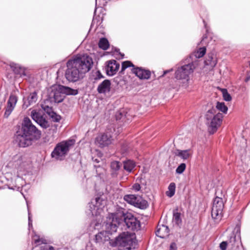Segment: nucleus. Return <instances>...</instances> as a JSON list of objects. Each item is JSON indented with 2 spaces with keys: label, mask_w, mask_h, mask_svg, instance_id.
I'll use <instances>...</instances> for the list:
<instances>
[{
  "label": "nucleus",
  "mask_w": 250,
  "mask_h": 250,
  "mask_svg": "<svg viewBox=\"0 0 250 250\" xmlns=\"http://www.w3.org/2000/svg\"><path fill=\"white\" fill-rule=\"evenodd\" d=\"M206 123L210 134L214 133L220 126L223 118L221 113L215 114L214 109L208 111L205 115Z\"/></svg>",
  "instance_id": "7"
},
{
  "label": "nucleus",
  "mask_w": 250,
  "mask_h": 250,
  "mask_svg": "<svg viewBox=\"0 0 250 250\" xmlns=\"http://www.w3.org/2000/svg\"><path fill=\"white\" fill-rule=\"evenodd\" d=\"M98 45L100 48L105 50L108 49L109 44L108 40L103 38L100 40Z\"/></svg>",
  "instance_id": "26"
},
{
  "label": "nucleus",
  "mask_w": 250,
  "mask_h": 250,
  "mask_svg": "<svg viewBox=\"0 0 250 250\" xmlns=\"http://www.w3.org/2000/svg\"><path fill=\"white\" fill-rule=\"evenodd\" d=\"M206 37H204L202 39V42H204Z\"/></svg>",
  "instance_id": "49"
},
{
  "label": "nucleus",
  "mask_w": 250,
  "mask_h": 250,
  "mask_svg": "<svg viewBox=\"0 0 250 250\" xmlns=\"http://www.w3.org/2000/svg\"><path fill=\"white\" fill-rule=\"evenodd\" d=\"M123 220L130 230H138L141 228L140 222L136 217L131 213L122 211L108 215L105 224V231L110 234L116 232L118 226Z\"/></svg>",
  "instance_id": "2"
},
{
  "label": "nucleus",
  "mask_w": 250,
  "mask_h": 250,
  "mask_svg": "<svg viewBox=\"0 0 250 250\" xmlns=\"http://www.w3.org/2000/svg\"><path fill=\"white\" fill-rule=\"evenodd\" d=\"M106 205V201L100 197L91 200L89 204V208L92 215L97 216L101 214Z\"/></svg>",
  "instance_id": "9"
},
{
  "label": "nucleus",
  "mask_w": 250,
  "mask_h": 250,
  "mask_svg": "<svg viewBox=\"0 0 250 250\" xmlns=\"http://www.w3.org/2000/svg\"><path fill=\"white\" fill-rule=\"evenodd\" d=\"M31 116L42 128H46L49 126V123L36 110H33L31 111Z\"/></svg>",
  "instance_id": "13"
},
{
  "label": "nucleus",
  "mask_w": 250,
  "mask_h": 250,
  "mask_svg": "<svg viewBox=\"0 0 250 250\" xmlns=\"http://www.w3.org/2000/svg\"><path fill=\"white\" fill-rule=\"evenodd\" d=\"M93 62L87 54L79 55L69 60L67 63L65 76L69 82H76L91 68Z\"/></svg>",
  "instance_id": "1"
},
{
  "label": "nucleus",
  "mask_w": 250,
  "mask_h": 250,
  "mask_svg": "<svg viewBox=\"0 0 250 250\" xmlns=\"http://www.w3.org/2000/svg\"><path fill=\"white\" fill-rule=\"evenodd\" d=\"M216 108L218 110L224 113H227L228 109V107L225 105V103L222 102H217Z\"/></svg>",
  "instance_id": "28"
},
{
  "label": "nucleus",
  "mask_w": 250,
  "mask_h": 250,
  "mask_svg": "<svg viewBox=\"0 0 250 250\" xmlns=\"http://www.w3.org/2000/svg\"><path fill=\"white\" fill-rule=\"evenodd\" d=\"M136 166L135 163L130 160L124 162V168L128 172H130Z\"/></svg>",
  "instance_id": "25"
},
{
  "label": "nucleus",
  "mask_w": 250,
  "mask_h": 250,
  "mask_svg": "<svg viewBox=\"0 0 250 250\" xmlns=\"http://www.w3.org/2000/svg\"><path fill=\"white\" fill-rule=\"evenodd\" d=\"M227 247H228V244L226 241L222 242L220 244V248L221 250H226Z\"/></svg>",
  "instance_id": "37"
},
{
  "label": "nucleus",
  "mask_w": 250,
  "mask_h": 250,
  "mask_svg": "<svg viewBox=\"0 0 250 250\" xmlns=\"http://www.w3.org/2000/svg\"><path fill=\"white\" fill-rule=\"evenodd\" d=\"M211 59L212 61H211V62H208V60L206 61V63L207 65H210L212 66H214L216 64V61L215 60H213L212 58H211Z\"/></svg>",
  "instance_id": "39"
},
{
  "label": "nucleus",
  "mask_w": 250,
  "mask_h": 250,
  "mask_svg": "<svg viewBox=\"0 0 250 250\" xmlns=\"http://www.w3.org/2000/svg\"><path fill=\"white\" fill-rule=\"evenodd\" d=\"M206 49L205 47L200 48L196 52H195L194 56L197 58L202 57L206 53Z\"/></svg>",
  "instance_id": "29"
},
{
  "label": "nucleus",
  "mask_w": 250,
  "mask_h": 250,
  "mask_svg": "<svg viewBox=\"0 0 250 250\" xmlns=\"http://www.w3.org/2000/svg\"><path fill=\"white\" fill-rule=\"evenodd\" d=\"M169 250H177V246L175 243H172L170 244Z\"/></svg>",
  "instance_id": "42"
},
{
  "label": "nucleus",
  "mask_w": 250,
  "mask_h": 250,
  "mask_svg": "<svg viewBox=\"0 0 250 250\" xmlns=\"http://www.w3.org/2000/svg\"><path fill=\"white\" fill-rule=\"evenodd\" d=\"M112 143L111 136L107 133L98 136L96 139V143L100 147H103L107 146Z\"/></svg>",
  "instance_id": "15"
},
{
  "label": "nucleus",
  "mask_w": 250,
  "mask_h": 250,
  "mask_svg": "<svg viewBox=\"0 0 250 250\" xmlns=\"http://www.w3.org/2000/svg\"><path fill=\"white\" fill-rule=\"evenodd\" d=\"M193 63H189L178 67L175 72V78L182 85L186 88L188 86L190 76L195 69Z\"/></svg>",
  "instance_id": "5"
},
{
  "label": "nucleus",
  "mask_w": 250,
  "mask_h": 250,
  "mask_svg": "<svg viewBox=\"0 0 250 250\" xmlns=\"http://www.w3.org/2000/svg\"><path fill=\"white\" fill-rule=\"evenodd\" d=\"M175 183H171L168 186V190L166 192L167 195L169 197H172L175 194Z\"/></svg>",
  "instance_id": "27"
},
{
  "label": "nucleus",
  "mask_w": 250,
  "mask_h": 250,
  "mask_svg": "<svg viewBox=\"0 0 250 250\" xmlns=\"http://www.w3.org/2000/svg\"><path fill=\"white\" fill-rule=\"evenodd\" d=\"M28 225L29 227H32V221L31 220V214L28 210Z\"/></svg>",
  "instance_id": "40"
},
{
  "label": "nucleus",
  "mask_w": 250,
  "mask_h": 250,
  "mask_svg": "<svg viewBox=\"0 0 250 250\" xmlns=\"http://www.w3.org/2000/svg\"><path fill=\"white\" fill-rule=\"evenodd\" d=\"M49 116L52 118L54 121L56 122H59L61 119V117L60 115H57L54 112H53Z\"/></svg>",
  "instance_id": "35"
},
{
  "label": "nucleus",
  "mask_w": 250,
  "mask_h": 250,
  "mask_svg": "<svg viewBox=\"0 0 250 250\" xmlns=\"http://www.w3.org/2000/svg\"><path fill=\"white\" fill-rule=\"evenodd\" d=\"M226 241L228 244V247L231 250H234L235 248L239 247L241 244L240 228H236L230 234L229 237Z\"/></svg>",
  "instance_id": "12"
},
{
  "label": "nucleus",
  "mask_w": 250,
  "mask_h": 250,
  "mask_svg": "<svg viewBox=\"0 0 250 250\" xmlns=\"http://www.w3.org/2000/svg\"><path fill=\"white\" fill-rule=\"evenodd\" d=\"M175 155L183 160H187L191 158L193 154V150L191 149L186 150L177 149L175 152Z\"/></svg>",
  "instance_id": "18"
},
{
  "label": "nucleus",
  "mask_w": 250,
  "mask_h": 250,
  "mask_svg": "<svg viewBox=\"0 0 250 250\" xmlns=\"http://www.w3.org/2000/svg\"><path fill=\"white\" fill-rule=\"evenodd\" d=\"M168 232L169 229L168 227L165 225H162L161 228L158 229L156 235L161 238H164L165 236L168 235Z\"/></svg>",
  "instance_id": "23"
},
{
  "label": "nucleus",
  "mask_w": 250,
  "mask_h": 250,
  "mask_svg": "<svg viewBox=\"0 0 250 250\" xmlns=\"http://www.w3.org/2000/svg\"><path fill=\"white\" fill-rule=\"evenodd\" d=\"M171 70H172V69H171L170 70H166V71H164V74H167V73H168V72H169V71H170Z\"/></svg>",
  "instance_id": "46"
},
{
  "label": "nucleus",
  "mask_w": 250,
  "mask_h": 250,
  "mask_svg": "<svg viewBox=\"0 0 250 250\" xmlns=\"http://www.w3.org/2000/svg\"><path fill=\"white\" fill-rule=\"evenodd\" d=\"M186 167V164L184 163H182L176 168V172L178 174H181L184 171Z\"/></svg>",
  "instance_id": "33"
},
{
  "label": "nucleus",
  "mask_w": 250,
  "mask_h": 250,
  "mask_svg": "<svg viewBox=\"0 0 250 250\" xmlns=\"http://www.w3.org/2000/svg\"><path fill=\"white\" fill-rule=\"evenodd\" d=\"M17 181H18V182H20L21 181V185H22V184L24 183V181L23 180H22V179L20 177H18L17 179Z\"/></svg>",
  "instance_id": "44"
},
{
  "label": "nucleus",
  "mask_w": 250,
  "mask_h": 250,
  "mask_svg": "<svg viewBox=\"0 0 250 250\" xmlns=\"http://www.w3.org/2000/svg\"><path fill=\"white\" fill-rule=\"evenodd\" d=\"M42 109L49 115H51V114L53 112L52 108L48 105H42Z\"/></svg>",
  "instance_id": "34"
},
{
  "label": "nucleus",
  "mask_w": 250,
  "mask_h": 250,
  "mask_svg": "<svg viewBox=\"0 0 250 250\" xmlns=\"http://www.w3.org/2000/svg\"><path fill=\"white\" fill-rule=\"evenodd\" d=\"M17 141L20 147H25L31 145L32 142L41 138V132L33 125L27 117L24 118L21 132H17Z\"/></svg>",
  "instance_id": "3"
},
{
  "label": "nucleus",
  "mask_w": 250,
  "mask_h": 250,
  "mask_svg": "<svg viewBox=\"0 0 250 250\" xmlns=\"http://www.w3.org/2000/svg\"><path fill=\"white\" fill-rule=\"evenodd\" d=\"M74 144V140H68L58 143L51 153L52 157L56 160H63Z\"/></svg>",
  "instance_id": "8"
},
{
  "label": "nucleus",
  "mask_w": 250,
  "mask_h": 250,
  "mask_svg": "<svg viewBox=\"0 0 250 250\" xmlns=\"http://www.w3.org/2000/svg\"><path fill=\"white\" fill-rule=\"evenodd\" d=\"M132 72L140 79H148L151 75V72L148 70L143 69L141 67L132 68Z\"/></svg>",
  "instance_id": "17"
},
{
  "label": "nucleus",
  "mask_w": 250,
  "mask_h": 250,
  "mask_svg": "<svg viewBox=\"0 0 250 250\" xmlns=\"http://www.w3.org/2000/svg\"><path fill=\"white\" fill-rule=\"evenodd\" d=\"M122 167V164L118 161H113L111 163L110 167L112 170L111 175L112 177H116L118 174V171Z\"/></svg>",
  "instance_id": "22"
},
{
  "label": "nucleus",
  "mask_w": 250,
  "mask_h": 250,
  "mask_svg": "<svg viewBox=\"0 0 250 250\" xmlns=\"http://www.w3.org/2000/svg\"><path fill=\"white\" fill-rule=\"evenodd\" d=\"M41 250H55L53 247L48 245H44L41 247Z\"/></svg>",
  "instance_id": "36"
},
{
  "label": "nucleus",
  "mask_w": 250,
  "mask_h": 250,
  "mask_svg": "<svg viewBox=\"0 0 250 250\" xmlns=\"http://www.w3.org/2000/svg\"><path fill=\"white\" fill-rule=\"evenodd\" d=\"M135 235L134 233L124 232L116 238L113 246L123 247L125 250H131L135 245Z\"/></svg>",
  "instance_id": "6"
},
{
  "label": "nucleus",
  "mask_w": 250,
  "mask_h": 250,
  "mask_svg": "<svg viewBox=\"0 0 250 250\" xmlns=\"http://www.w3.org/2000/svg\"><path fill=\"white\" fill-rule=\"evenodd\" d=\"M111 83L108 80H105L97 87V91L100 94H105L110 90Z\"/></svg>",
  "instance_id": "19"
},
{
  "label": "nucleus",
  "mask_w": 250,
  "mask_h": 250,
  "mask_svg": "<svg viewBox=\"0 0 250 250\" xmlns=\"http://www.w3.org/2000/svg\"><path fill=\"white\" fill-rule=\"evenodd\" d=\"M16 68L17 67H15V69H16ZM14 71H15V73H20V74H21V75H25L23 70L21 68H20L19 71L18 70H17L16 69H15Z\"/></svg>",
  "instance_id": "43"
},
{
  "label": "nucleus",
  "mask_w": 250,
  "mask_h": 250,
  "mask_svg": "<svg viewBox=\"0 0 250 250\" xmlns=\"http://www.w3.org/2000/svg\"><path fill=\"white\" fill-rule=\"evenodd\" d=\"M18 98L16 96L11 94L7 102V105L4 113V116L7 118L13 110L17 104Z\"/></svg>",
  "instance_id": "16"
},
{
  "label": "nucleus",
  "mask_w": 250,
  "mask_h": 250,
  "mask_svg": "<svg viewBox=\"0 0 250 250\" xmlns=\"http://www.w3.org/2000/svg\"><path fill=\"white\" fill-rule=\"evenodd\" d=\"M120 64L114 60H110L106 62L105 70L108 76H112L118 71Z\"/></svg>",
  "instance_id": "14"
},
{
  "label": "nucleus",
  "mask_w": 250,
  "mask_h": 250,
  "mask_svg": "<svg viewBox=\"0 0 250 250\" xmlns=\"http://www.w3.org/2000/svg\"><path fill=\"white\" fill-rule=\"evenodd\" d=\"M221 91L225 101H230L231 100V97L226 89H222Z\"/></svg>",
  "instance_id": "32"
},
{
  "label": "nucleus",
  "mask_w": 250,
  "mask_h": 250,
  "mask_svg": "<svg viewBox=\"0 0 250 250\" xmlns=\"http://www.w3.org/2000/svg\"><path fill=\"white\" fill-rule=\"evenodd\" d=\"M46 243L47 240L46 239L42 237L40 238V237L37 234H35L32 237V244L36 247L42 244L45 245Z\"/></svg>",
  "instance_id": "24"
},
{
  "label": "nucleus",
  "mask_w": 250,
  "mask_h": 250,
  "mask_svg": "<svg viewBox=\"0 0 250 250\" xmlns=\"http://www.w3.org/2000/svg\"><path fill=\"white\" fill-rule=\"evenodd\" d=\"M132 67L133 68H135L134 64L130 61H125L122 62V69L121 71H123L127 67Z\"/></svg>",
  "instance_id": "31"
},
{
  "label": "nucleus",
  "mask_w": 250,
  "mask_h": 250,
  "mask_svg": "<svg viewBox=\"0 0 250 250\" xmlns=\"http://www.w3.org/2000/svg\"><path fill=\"white\" fill-rule=\"evenodd\" d=\"M173 222L178 226L181 223V219L180 218V213L174 212L173 216Z\"/></svg>",
  "instance_id": "30"
},
{
  "label": "nucleus",
  "mask_w": 250,
  "mask_h": 250,
  "mask_svg": "<svg viewBox=\"0 0 250 250\" xmlns=\"http://www.w3.org/2000/svg\"><path fill=\"white\" fill-rule=\"evenodd\" d=\"M100 234H101V233H100V234H98V235H96V239H98V238L99 237H100Z\"/></svg>",
  "instance_id": "47"
},
{
  "label": "nucleus",
  "mask_w": 250,
  "mask_h": 250,
  "mask_svg": "<svg viewBox=\"0 0 250 250\" xmlns=\"http://www.w3.org/2000/svg\"><path fill=\"white\" fill-rule=\"evenodd\" d=\"M141 188V186L139 184L136 183L133 186V189L135 191H139Z\"/></svg>",
  "instance_id": "41"
},
{
  "label": "nucleus",
  "mask_w": 250,
  "mask_h": 250,
  "mask_svg": "<svg viewBox=\"0 0 250 250\" xmlns=\"http://www.w3.org/2000/svg\"><path fill=\"white\" fill-rule=\"evenodd\" d=\"M38 100V92L36 91L30 93V95L28 96L27 102L24 101L23 107L24 108H27L31 104L35 103Z\"/></svg>",
  "instance_id": "21"
},
{
  "label": "nucleus",
  "mask_w": 250,
  "mask_h": 250,
  "mask_svg": "<svg viewBox=\"0 0 250 250\" xmlns=\"http://www.w3.org/2000/svg\"><path fill=\"white\" fill-rule=\"evenodd\" d=\"M99 74L98 75V77L99 79H100L101 78L103 77L101 74L99 72H98Z\"/></svg>",
  "instance_id": "45"
},
{
  "label": "nucleus",
  "mask_w": 250,
  "mask_h": 250,
  "mask_svg": "<svg viewBox=\"0 0 250 250\" xmlns=\"http://www.w3.org/2000/svg\"><path fill=\"white\" fill-rule=\"evenodd\" d=\"M48 92L49 98L58 103L63 100L65 95H76L78 93L76 89L61 85L52 86L48 89Z\"/></svg>",
  "instance_id": "4"
},
{
  "label": "nucleus",
  "mask_w": 250,
  "mask_h": 250,
  "mask_svg": "<svg viewBox=\"0 0 250 250\" xmlns=\"http://www.w3.org/2000/svg\"><path fill=\"white\" fill-rule=\"evenodd\" d=\"M31 162L29 159L22 158L19 162L18 169L20 171H27L31 167Z\"/></svg>",
  "instance_id": "20"
},
{
  "label": "nucleus",
  "mask_w": 250,
  "mask_h": 250,
  "mask_svg": "<svg viewBox=\"0 0 250 250\" xmlns=\"http://www.w3.org/2000/svg\"><path fill=\"white\" fill-rule=\"evenodd\" d=\"M96 168V172L98 174L100 175L102 173H103L104 172L105 170L104 168L101 167H100L95 166Z\"/></svg>",
  "instance_id": "38"
},
{
  "label": "nucleus",
  "mask_w": 250,
  "mask_h": 250,
  "mask_svg": "<svg viewBox=\"0 0 250 250\" xmlns=\"http://www.w3.org/2000/svg\"><path fill=\"white\" fill-rule=\"evenodd\" d=\"M93 161L96 162L97 163H99V160H98L97 159H95Z\"/></svg>",
  "instance_id": "48"
},
{
  "label": "nucleus",
  "mask_w": 250,
  "mask_h": 250,
  "mask_svg": "<svg viewBox=\"0 0 250 250\" xmlns=\"http://www.w3.org/2000/svg\"><path fill=\"white\" fill-rule=\"evenodd\" d=\"M224 203L223 199L218 197L215 198L211 210V216L214 219H221L222 215Z\"/></svg>",
  "instance_id": "10"
},
{
  "label": "nucleus",
  "mask_w": 250,
  "mask_h": 250,
  "mask_svg": "<svg viewBox=\"0 0 250 250\" xmlns=\"http://www.w3.org/2000/svg\"><path fill=\"white\" fill-rule=\"evenodd\" d=\"M124 200L128 203L140 208H145L146 207V202L138 195L128 194L125 195Z\"/></svg>",
  "instance_id": "11"
}]
</instances>
